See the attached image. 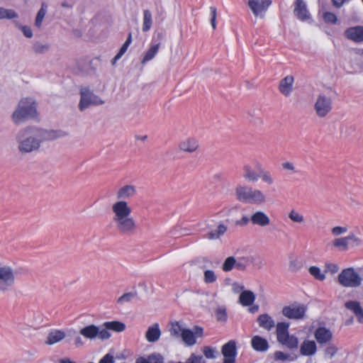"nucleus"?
I'll return each instance as SVG.
<instances>
[{
	"label": "nucleus",
	"mask_w": 363,
	"mask_h": 363,
	"mask_svg": "<svg viewBox=\"0 0 363 363\" xmlns=\"http://www.w3.org/2000/svg\"><path fill=\"white\" fill-rule=\"evenodd\" d=\"M112 220L117 230L123 235H133L138 230L137 223L131 216L132 209L125 201H117L111 206Z\"/></svg>",
	"instance_id": "f257e3e1"
},
{
	"label": "nucleus",
	"mask_w": 363,
	"mask_h": 363,
	"mask_svg": "<svg viewBox=\"0 0 363 363\" xmlns=\"http://www.w3.org/2000/svg\"><path fill=\"white\" fill-rule=\"evenodd\" d=\"M36 105L30 99H23L18 104V108L12 115L15 123L18 124L28 118L36 116Z\"/></svg>",
	"instance_id": "f03ea898"
},
{
	"label": "nucleus",
	"mask_w": 363,
	"mask_h": 363,
	"mask_svg": "<svg viewBox=\"0 0 363 363\" xmlns=\"http://www.w3.org/2000/svg\"><path fill=\"white\" fill-rule=\"evenodd\" d=\"M289 323L286 322H279L276 325V335L277 341L287 347L289 349L298 347V339L289 333Z\"/></svg>",
	"instance_id": "7ed1b4c3"
},
{
	"label": "nucleus",
	"mask_w": 363,
	"mask_h": 363,
	"mask_svg": "<svg viewBox=\"0 0 363 363\" xmlns=\"http://www.w3.org/2000/svg\"><path fill=\"white\" fill-rule=\"evenodd\" d=\"M339 284L346 288H357L362 284V277L353 267L345 268L338 274Z\"/></svg>",
	"instance_id": "20e7f679"
},
{
	"label": "nucleus",
	"mask_w": 363,
	"mask_h": 363,
	"mask_svg": "<svg viewBox=\"0 0 363 363\" xmlns=\"http://www.w3.org/2000/svg\"><path fill=\"white\" fill-rule=\"evenodd\" d=\"M81 335L86 339L93 340L96 337L101 340H107L111 337V334L106 329H100L99 327L95 325H89L82 328L79 330Z\"/></svg>",
	"instance_id": "39448f33"
},
{
	"label": "nucleus",
	"mask_w": 363,
	"mask_h": 363,
	"mask_svg": "<svg viewBox=\"0 0 363 363\" xmlns=\"http://www.w3.org/2000/svg\"><path fill=\"white\" fill-rule=\"evenodd\" d=\"M33 130L30 128H26L23 131L20 133L18 135V140L19 142V150L21 152H29L34 150H36L40 146V142L36 140L35 139L29 137L23 140H21V139L26 135L28 133H32Z\"/></svg>",
	"instance_id": "423d86ee"
},
{
	"label": "nucleus",
	"mask_w": 363,
	"mask_h": 363,
	"mask_svg": "<svg viewBox=\"0 0 363 363\" xmlns=\"http://www.w3.org/2000/svg\"><path fill=\"white\" fill-rule=\"evenodd\" d=\"M81 99L79 108L81 111L89 107L90 105H99L103 101L97 96L94 95L88 88H82L80 91Z\"/></svg>",
	"instance_id": "0eeeda50"
},
{
	"label": "nucleus",
	"mask_w": 363,
	"mask_h": 363,
	"mask_svg": "<svg viewBox=\"0 0 363 363\" xmlns=\"http://www.w3.org/2000/svg\"><path fill=\"white\" fill-rule=\"evenodd\" d=\"M306 308L301 304L294 303L282 308V314L289 319H301L306 313Z\"/></svg>",
	"instance_id": "6e6552de"
},
{
	"label": "nucleus",
	"mask_w": 363,
	"mask_h": 363,
	"mask_svg": "<svg viewBox=\"0 0 363 363\" xmlns=\"http://www.w3.org/2000/svg\"><path fill=\"white\" fill-rule=\"evenodd\" d=\"M272 3V0H248L247 6L255 16L263 17Z\"/></svg>",
	"instance_id": "1a4fd4ad"
},
{
	"label": "nucleus",
	"mask_w": 363,
	"mask_h": 363,
	"mask_svg": "<svg viewBox=\"0 0 363 363\" xmlns=\"http://www.w3.org/2000/svg\"><path fill=\"white\" fill-rule=\"evenodd\" d=\"M221 353L224 357L223 363H235L237 346L235 340H230L222 346Z\"/></svg>",
	"instance_id": "9d476101"
},
{
	"label": "nucleus",
	"mask_w": 363,
	"mask_h": 363,
	"mask_svg": "<svg viewBox=\"0 0 363 363\" xmlns=\"http://www.w3.org/2000/svg\"><path fill=\"white\" fill-rule=\"evenodd\" d=\"M203 328L199 326L194 328V332L190 329H186L183 331L181 336L182 341L187 346H193L196 343V337L203 336Z\"/></svg>",
	"instance_id": "9b49d317"
},
{
	"label": "nucleus",
	"mask_w": 363,
	"mask_h": 363,
	"mask_svg": "<svg viewBox=\"0 0 363 363\" xmlns=\"http://www.w3.org/2000/svg\"><path fill=\"white\" fill-rule=\"evenodd\" d=\"M294 13L301 21H307L311 19V13L307 9L304 0H296L294 4Z\"/></svg>",
	"instance_id": "f8f14e48"
},
{
	"label": "nucleus",
	"mask_w": 363,
	"mask_h": 363,
	"mask_svg": "<svg viewBox=\"0 0 363 363\" xmlns=\"http://www.w3.org/2000/svg\"><path fill=\"white\" fill-rule=\"evenodd\" d=\"M199 147V143L196 138L189 137L182 140L178 144V148L180 151L193 153Z\"/></svg>",
	"instance_id": "ddd939ff"
},
{
	"label": "nucleus",
	"mask_w": 363,
	"mask_h": 363,
	"mask_svg": "<svg viewBox=\"0 0 363 363\" xmlns=\"http://www.w3.org/2000/svg\"><path fill=\"white\" fill-rule=\"evenodd\" d=\"M294 77L292 75H287L281 79L279 84V92L285 96L291 95L294 90Z\"/></svg>",
	"instance_id": "4468645a"
},
{
	"label": "nucleus",
	"mask_w": 363,
	"mask_h": 363,
	"mask_svg": "<svg viewBox=\"0 0 363 363\" xmlns=\"http://www.w3.org/2000/svg\"><path fill=\"white\" fill-rule=\"evenodd\" d=\"M332 110V97L319 95V117L326 116Z\"/></svg>",
	"instance_id": "2eb2a0df"
},
{
	"label": "nucleus",
	"mask_w": 363,
	"mask_h": 363,
	"mask_svg": "<svg viewBox=\"0 0 363 363\" xmlns=\"http://www.w3.org/2000/svg\"><path fill=\"white\" fill-rule=\"evenodd\" d=\"M35 135L39 138V142L53 140L63 135L61 131L38 130Z\"/></svg>",
	"instance_id": "dca6fc26"
},
{
	"label": "nucleus",
	"mask_w": 363,
	"mask_h": 363,
	"mask_svg": "<svg viewBox=\"0 0 363 363\" xmlns=\"http://www.w3.org/2000/svg\"><path fill=\"white\" fill-rule=\"evenodd\" d=\"M333 333L330 329L319 324V350L323 348L325 344L332 343Z\"/></svg>",
	"instance_id": "f3484780"
},
{
	"label": "nucleus",
	"mask_w": 363,
	"mask_h": 363,
	"mask_svg": "<svg viewBox=\"0 0 363 363\" xmlns=\"http://www.w3.org/2000/svg\"><path fill=\"white\" fill-rule=\"evenodd\" d=\"M347 38L356 43L363 41V26H355L347 28L345 32Z\"/></svg>",
	"instance_id": "a211bd4d"
},
{
	"label": "nucleus",
	"mask_w": 363,
	"mask_h": 363,
	"mask_svg": "<svg viewBox=\"0 0 363 363\" xmlns=\"http://www.w3.org/2000/svg\"><path fill=\"white\" fill-rule=\"evenodd\" d=\"M345 306L355 315L359 323H363V308L359 302L357 301H348L345 303Z\"/></svg>",
	"instance_id": "6ab92c4d"
},
{
	"label": "nucleus",
	"mask_w": 363,
	"mask_h": 363,
	"mask_svg": "<svg viewBox=\"0 0 363 363\" xmlns=\"http://www.w3.org/2000/svg\"><path fill=\"white\" fill-rule=\"evenodd\" d=\"M136 194V189L133 185H125L121 187L117 193L116 197L118 201H125L134 196Z\"/></svg>",
	"instance_id": "aec40b11"
},
{
	"label": "nucleus",
	"mask_w": 363,
	"mask_h": 363,
	"mask_svg": "<svg viewBox=\"0 0 363 363\" xmlns=\"http://www.w3.org/2000/svg\"><path fill=\"white\" fill-rule=\"evenodd\" d=\"M252 188L247 186L238 185L235 189L237 200L247 203L249 196Z\"/></svg>",
	"instance_id": "412c9836"
},
{
	"label": "nucleus",
	"mask_w": 363,
	"mask_h": 363,
	"mask_svg": "<svg viewBox=\"0 0 363 363\" xmlns=\"http://www.w3.org/2000/svg\"><path fill=\"white\" fill-rule=\"evenodd\" d=\"M252 347L258 352H265L269 348V343L264 337L255 335L251 340Z\"/></svg>",
	"instance_id": "4be33fe9"
},
{
	"label": "nucleus",
	"mask_w": 363,
	"mask_h": 363,
	"mask_svg": "<svg viewBox=\"0 0 363 363\" xmlns=\"http://www.w3.org/2000/svg\"><path fill=\"white\" fill-rule=\"evenodd\" d=\"M250 221L254 225L259 226H266L270 223V219L268 216L262 211L254 213L250 218Z\"/></svg>",
	"instance_id": "5701e85b"
},
{
	"label": "nucleus",
	"mask_w": 363,
	"mask_h": 363,
	"mask_svg": "<svg viewBox=\"0 0 363 363\" xmlns=\"http://www.w3.org/2000/svg\"><path fill=\"white\" fill-rule=\"evenodd\" d=\"M161 335V331L158 323L150 326L145 333V338L149 342L157 341Z\"/></svg>",
	"instance_id": "b1692460"
},
{
	"label": "nucleus",
	"mask_w": 363,
	"mask_h": 363,
	"mask_svg": "<svg viewBox=\"0 0 363 363\" xmlns=\"http://www.w3.org/2000/svg\"><path fill=\"white\" fill-rule=\"evenodd\" d=\"M254 166L259 171V178H261L264 182L269 185H271L274 183V179L271 173L262 168V164L260 162L255 161L254 162Z\"/></svg>",
	"instance_id": "393cba45"
},
{
	"label": "nucleus",
	"mask_w": 363,
	"mask_h": 363,
	"mask_svg": "<svg viewBox=\"0 0 363 363\" xmlns=\"http://www.w3.org/2000/svg\"><path fill=\"white\" fill-rule=\"evenodd\" d=\"M257 321L259 327L268 331L271 330L275 325V323L273 318L267 313L259 315Z\"/></svg>",
	"instance_id": "a878e982"
},
{
	"label": "nucleus",
	"mask_w": 363,
	"mask_h": 363,
	"mask_svg": "<svg viewBox=\"0 0 363 363\" xmlns=\"http://www.w3.org/2000/svg\"><path fill=\"white\" fill-rule=\"evenodd\" d=\"M266 196L264 193L259 190L252 189L247 203L262 204L266 202Z\"/></svg>",
	"instance_id": "bb28decb"
},
{
	"label": "nucleus",
	"mask_w": 363,
	"mask_h": 363,
	"mask_svg": "<svg viewBox=\"0 0 363 363\" xmlns=\"http://www.w3.org/2000/svg\"><path fill=\"white\" fill-rule=\"evenodd\" d=\"M316 351V345L314 341L304 340L301 345L300 352L304 356H309Z\"/></svg>",
	"instance_id": "cd10ccee"
},
{
	"label": "nucleus",
	"mask_w": 363,
	"mask_h": 363,
	"mask_svg": "<svg viewBox=\"0 0 363 363\" xmlns=\"http://www.w3.org/2000/svg\"><path fill=\"white\" fill-rule=\"evenodd\" d=\"M255 300V295L249 290L242 291L239 297V301L243 306H252Z\"/></svg>",
	"instance_id": "c85d7f7f"
},
{
	"label": "nucleus",
	"mask_w": 363,
	"mask_h": 363,
	"mask_svg": "<svg viewBox=\"0 0 363 363\" xmlns=\"http://www.w3.org/2000/svg\"><path fill=\"white\" fill-rule=\"evenodd\" d=\"M65 337V333L64 331L55 330L48 334L45 343L48 345H53L61 341Z\"/></svg>",
	"instance_id": "c756f323"
},
{
	"label": "nucleus",
	"mask_w": 363,
	"mask_h": 363,
	"mask_svg": "<svg viewBox=\"0 0 363 363\" xmlns=\"http://www.w3.org/2000/svg\"><path fill=\"white\" fill-rule=\"evenodd\" d=\"M182 324L177 320L171 321L169 323V333L172 337H181L183 334V331L185 330Z\"/></svg>",
	"instance_id": "7c9ffc66"
},
{
	"label": "nucleus",
	"mask_w": 363,
	"mask_h": 363,
	"mask_svg": "<svg viewBox=\"0 0 363 363\" xmlns=\"http://www.w3.org/2000/svg\"><path fill=\"white\" fill-rule=\"evenodd\" d=\"M323 352V357L326 360L331 359L337 352L338 348L334 343L325 344L323 348L320 349Z\"/></svg>",
	"instance_id": "2f4dec72"
},
{
	"label": "nucleus",
	"mask_w": 363,
	"mask_h": 363,
	"mask_svg": "<svg viewBox=\"0 0 363 363\" xmlns=\"http://www.w3.org/2000/svg\"><path fill=\"white\" fill-rule=\"evenodd\" d=\"M104 326V329H106L107 331L108 330L115 331V332H122L125 329V325L120 321L113 320V321H107L103 324Z\"/></svg>",
	"instance_id": "473e14b6"
},
{
	"label": "nucleus",
	"mask_w": 363,
	"mask_h": 363,
	"mask_svg": "<svg viewBox=\"0 0 363 363\" xmlns=\"http://www.w3.org/2000/svg\"><path fill=\"white\" fill-rule=\"evenodd\" d=\"M259 174H257L251 167L250 165L246 164L243 167V177L252 182H256L259 179Z\"/></svg>",
	"instance_id": "72a5a7b5"
},
{
	"label": "nucleus",
	"mask_w": 363,
	"mask_h": 363,
	"mask_svg": "<svg viewBox=\"0 0 363 363\" xmlns=\"http://www.w3.org/2000/svg\"><path fill=\"white\" fill-rule=\"evenodd\" d=\"M135 363H163V358L159 354H152L147 357H139Z\"/></svg>",
	"instance_id": "f704fd0d"
},
{
	"label": "nucleus",
	"mask_w": 363,
	"mask_h": 363,
	"mask_svg": "<svg viewBox=\"0 0 363 363\" xmlns=\"http://www.w3.org/2000/svg\"><path fill=\"white\" fill-rule=\"evenodd\" d=\"M160 46V43H157L155 45H152L150 48L148 49V50L145 52L141 62L142 64H145L148 61L151 60L155 57V56L157 55L159 48Z\"/></svg>",
	"instance_id": "c9c22d12"
},
{
	"label": "nucleus",
	"mask_w": 363,
	"mask_h": 363,
	"mask_svg": "<svg viewBox=\"0 0 363 363\" xmlns=\"http://www.w3.org/2000/svg\"><path fill=\"white\" fill-rule=\"evenodd\" d=\"M132 42V34L129 33L128 36L125 40V42L123 44L121 48H120L118 52L112 60V64L114 65L126 52L128 48Z\"/></svg>",
	"instance_id": "e433bc0d"
},
{
	"label": "nucleus",
	"mask_w": 363,
	"mask_h": 363,
	"mask_svg": "<svg viewBox=\"0 0 363 363\" xmlns=\"http://www.w3.org/2000/svg\"><path fill=\"white\" fill-rule=\"evenodd\" d=\"M333 245L340 251H347L350 248L347 236L335 238L333 242Z\"/></svg>",
	"instance_id": "4c0bfd02"
},
{
	"label": "nucleus",
	"mask_w": 363,
	"mask_h": 363,
	"mask_svg": "<svg viewBox=\"0 0 363 363\" xmlns=\"http://www.w3.org/2000/svg\"><path fill=\"white\" fill-rule=\"evenodd\" d=\"M152 24V13L149 10H144L143 11V23L142 30L143 32L148 31Z\"/></svg>",
	"instance_id": "58836bf2"
},
{
	"label": "nucleus",
	"mask_w": 363,
	"mask_h": 363,
	"mask_svg": "<svg viewBox=\"0 0 363 363\" xmlns=\"http://www.w3.org/2000/svg\"><path fill=\"white\" fill-rule=\"evenodd\" d=\"M347 239L349 242V247L360 246L363 242L362 240L357 237L354 233H350L347 235Z\"/></svg>",
	"instance_id": "ea45409f"
},
{
	"label": "nucleus",
	"mask_w": 363,
	"mask_h": 363,
	"mask_svg": "<svg viewBox=\"0 0 363 363\" xmlns=\"http://www.w3.org/2000/svg\"><path fill=\"white\" fill-rule=\"evenodd\" d=\"M227 230V227L223 224H220L218 225L217 228L211 231L209 233V238L211 239H216L218 238L220 235H223Z\"/></svg>",
	"instance_id": "a19ab883"
},
{
	"label": "nucleus",
	"mask_w": 363,
	"mask_h": 363,
	"mask_svg": "<svg viewBox=\"0 0 363 363\" xmlns=\"http://www.w3.org/2000/svg\"><path fill=\"white\" fill-rule=\"evenodd\" d=\"M236 264V260L234 257H228L226 258V259L224 261L222 269L224 272H230L231 271L233 267H235V264Z\"/></svg>",
	"instance_id": "79ce46f5"
},
{
	"label": "nucleus",
	"mask_w": 363,
	"mask_h": 363,
	"mask_svg": "<svg viewBox=\"0 0 363 363\" xmlns=\"http://www.w3.org/2000/svg\"><path fill=\"white\" fill-rule=\"evenodd\" d=\"M46 5L45 4H42L41 9L37 13L35 24L37 27L40 28L41 26L43 20L45 16L46 13Z\"/></svg>",
	"instance_id": "37998d69"
},
{
	"label": "nucleus",
	"mask_w": 363,
	"mask_h": 363,
	"mask_svg": "<svg viewBox=\"0 0 363 363\" xmlns=\"http://www.w3.org/2000/svg\"><path fill=\"white\" fill-rule=\"evenodd\" d=\"M18 16L17 13L11 9H5L0 8V19L3 18H15Z\"/></svg>",
	"instance_id": "c03bdc74"
},
{
	"label": "nucleus",
	"mask_w": 363,
	"mask_h": 363,
	"mask_svg": "<svg viewBox=\"0 0 363 363\" xmlns=\"http://www.w3.org/2000/svg\"><path fill=\"white\" fill-rule=\"evenodd\" d=\"M216 279L217 277L213 270L207 269L204 272V281L206 284L213 283Z\"/></svg>",
	"instance_id": "a18cd8bd"
},
{
	"label": "nucleus",
	"mask_w": 363,
	"mask_h": 363,
	"mask_svg": "<svg viewBox=\"0 0 363 363\" xmlns=\"http://www.w3.org/2000/svg\"><path fill=\"white\" fill-rule=\"evenodd\" d=\"M323 20L327 23L335 24L337 21V18L334 13L325 12L323 16Z\"/></svg>",
	"instance_id": "49530a36"
},
{
	"label": "nucleus",
	"mask_w": 363,
	"mask_h": 363,
	"mask_svg": "<svg viewBox=\"0 0 363 363\" xmlns=\"http://www.w3.org/2000/svg\"><path fill=\"white\" fill-rule=\"evenodd\" d=\"M185 363H206V360L201 355H197L192 353L190 357L186 359Z\"/></svg>",
	"instance_id": "de8ad7c7"
},
{
	"label": "nucleus",
	"mask_w": 363,
	"mask_h": 363,
	"mask_svg": "<svg viewBox=\"0 0 363 363\" xmlns=\"http://www.w3.org/2000/svg\"><path fill=\"white\" fill-rule=\"evenodd\" d=\"M339 270V267L337 264L327 262L325 264V273H330L331 274H334L337 273Z\"/></svg>",
	"instance_id": "09e8293b"
},
{
	"label": "nucleus",
	"mask_w": 363,
	"mask_h": 363,
	"mask_svg": "<svg viewBox=\"0 0 363 363\" xmlns=\"http://www.w3.org/2000/svg\"><path fill=\"white\" fill-rule=\"evenodd\" d=\"M216 316L218 321L225 322L228 318L225 308H218L216 310Z\"/></svg>",
	"instance_id": "8fccbe9b"
},
{
	"label": "nucleus",
	"mask_w": 363,
	"mask_h": 363,
	"mask_svg": "<svg viewBox=\"0 0 363 363\" xmlns=\"http://www.w3.org/2000/svg\"><path fill=\"white\" fill-rule=\"evenodd\" d=\"M136 294H137L135 292L125 293L123 295H122L121 297L118 298V303H123L125 302H128V301H131L136 296Z\"/></svg>",
	"instance_id": "3c124183"
},
{
	"label": "nucleus",
	"mask_w": 363,
	"mask_h": 363,
	"mask_svg": "<svg viewBox=\"0 0 363 363\" xmlns=\"http://www.w3.org/2000/svg\"><path fill=\"white\" fill-rule=\"evenodd\" d=\"M289 354H286L281 351H276L274 353V359L275 361H286L289 359Z\"/></svg>",
	"instance_id": "603ef678"
},
{
	"label": "nucleus",
	"mask_w": 363,
	"mask_h": 363,
	"mask_svg": "<svg viewBox=\"0 0 363 363\" xmlns=\"http://www.w3.org/2000/svg\"><path fill=\"white\" fill-rule=\"evenodd\" d=\"M203 352L205 357L208 359H214L216 357L215 355V350L209 346H205L203 347Z\"/></svg>",
	"instance_id": "864d4df0"
},
{
	"label": "nucleus",
	"mask_w": 363,
	"mask_h": 363,
	"mask_svg": "<svg viewBox=\"0 0 363 363\" xmlns=\"http://www.w3.org/2000/svg\"><path fill=\"white\" fill-rule=\"evenodd\" d=\"M211 24L213 30L216 28L217 9L215 6L210 7Z\"/></svg>",
	"instance_id": "5fc2aeb1"
},
{
	"label": "nucleus",
	"mask_w": 363,
	"mask_h": 363,
	"mask_svg": "<svg viewBox=\"0 0 363 363\" xmlns=\"http://www.w3.org/2000/svg\"><path fill=\"white\" fill-rule=\"evenodd\" d=\"M289 218L294 222L301 223L303 221V217L294 210H292L289 214Z\"/></svg>",
	"instance_id": "6e6d98bb"
},
{
	"label": "nucleus",
	"mask_w": 363,
	"mask_h": 363,
	"mask_svg": "<svg viewBox=\"0 0 363 363\" xmlns=\"http://www.w3.org/2000/svg\"><path fill=\"white\" fill-rule=\"evenodd\" d=\"M347 230L348 228L346 226H336L332 228L331 232L333 235L338 236L347 233Z\"/></svg>",
	"instance_id": "4d7b16f0"
},
{
	"label": "nucleus",
	"mask_w": 363,
	"mask_h": 363,
	"mask_svg": "<svg viewBox=\"0 0 363 363\" xmlns=\"http://www.w3.org/2000/svg\"><path fill=\"white\" fill-rule=\"evenodd\" d=\"M35 52L42 53L48 50V46L40 43H35L33 46Z\"/></svg>",
	"instance_id": "13d9d810"
},
{
	"label": "nucleus",
	"mask_w": 363,
	"mask_h": 363,
	"mask_svg": "<svg viewBox=\"0 0 363 363\" xmlns=\"http://www.w3.org/2000/svg\"><path fill=\"white\" fill-rule=\"evenodd\" d=\"M99 363H114V358L110 354H106L99 361Z\"/></svg>",
	"instance_id": "bf43d9fd"
},
{
	"label": "nucleus",
	"mask_w": 363,
	"mask_h": 363,
	"mask_svg": "<svg viewBox=\"0 0 363 363\" xmlns=\"http://www.w3.org/2000/svg\"><path fill=\"white\" fill-rule=\"evenodd\" d=\"M250 218H249L246 216H243L241 218V219L235 221V224L237 225L244 226V225H247L248 224V223L250 222Z\"/></svg>",
	"instance_id": "052dcab7"
},
{
	"label": "nucleus",
	"mask_w": 363,
	"mask_h": 363,
	"mask_svg": "<svg viewBox=\"0 0 363 363\" xmlns=\"http://www.w3.org/2000/svg\"><path fill=\"white\" fill-rule=\"evenodd\" d=\"M21 30L26 37L31 38L33 36V32L30 27L26 26H22Z\"/></svg>",
	"instance_id": "680f3d73"
},
{
	"label": "nucleus",
	"mask_w": 363,
	"mask_h": 363,
	"mask_svg": "<svg viewBox=\"0 0 363 363\" xmlns=\"http://www.w3.org/2000/svg\"><path fill=\"white\" fill-rule=\"evenodd\" d=\"M281 165H282V167L284 169H287V170H290V171H292V172H295V167H294V164L292 162H286L282 163Z\"/></svg>",
	"instance_id": "e2e57ef3"
},
{
	"label": "nucleus",
	"mask_w": 363,
	"mask_h": 363,
	"mask_svg": "<svg viewBox=\"0 0 363 363\" xmlns=\"http://www.w3.org/2000/svg\"><path fill=\"white\" fill-rule=\"evenodd\" d=\"M297 264L298 262L296 261L291 262L289 264V269L292 272L296 271L300 267V266H298Z\"/></svg>",
	"instance_id": "0e129e2a"
},
{
	"label": "nucleus",
	"mask_w": 363,
	"mask_h": 363,
	"mask_svg": "<svg viewBox=\"0 0 363 363\" xmlns=\"http://www.w3.org/2000/svg\"><path fill=\"white\" fill-rule=\"evenodd\" d=\"M309 272L311 275H313L315 279H318V267L313 266L309 268Z\"/></svg>",
	"instance_id": "69168bd1"
},
{
	"label": "nucleus",
	"mask_w": 363,
	"mask_h": 363,
	"mask_svg": "<svg viewBox=\"0 0 363 363\" xmlns=\"http://www.w3.org/2000/svg\"><path fill=\"white\" fill-rule=\"evenodd\" d=\"M346 0H332L334 6L337 8L341 7Z\"/></svg>",
	"instance_id": "338daca9"
},
{
	"label": "nucleus",
	"mask_w": 363,
	"mask_h": 363,
	"mask_svg": "<svg viewBox=\"0 0 363 363\" xmlns=\"http://www.w3.org/2000/svg\"><path fill=\"white\" fill-rule=\"evenodd\" d=\"M74 344L77 347H79L83 345V341L79 336H77V337H75Z\"/></svg>",
	"instance_id": "774afa93"
}]
</instances>
